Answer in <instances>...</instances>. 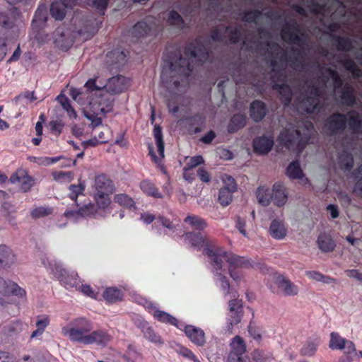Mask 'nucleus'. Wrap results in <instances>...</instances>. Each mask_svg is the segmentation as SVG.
Here are the masks:
<instances>
[{
    "mask_svg": "<svg viewBox=\"0 0 362 362\" xmlns=\"http://www.w3.org/2000/svg\"><path fill=\"white\" fill-rule=\"evenodd\" d=\"M282 40L288 45H296L299 47H291V54L287 52L276 42H269L264 45V54L267 63L272 67L270 77L273 83V89L277 90L281 96L284 106H288L292 98L290 86L286 83L284 74L285 69L289 66L297 71H303L305 68V60L303 56V50L308 45V36L302 30L301 26L296 20L286 22L281 30Z\"/></svg>",
    "mask_w": 362,
    "mask_h": 362,
    "instance_id": "f257e3e1",
    "label": "nucleus"
},
{
    "mask_svg": "<svg viewBox=\"0 0 362 362\" xmlns=\"http://www.w3.org/2000/svg\"><path fill=\"white\" fill-rule=\"evenodd\" d=\"M332 79L329 84L332 93L340 88V98L342 103L348 107H353L356 103L354 88L352 85L346 83L343 86V81L339 73L334 69H325V74L321 77L314 80H307L303 88L305 95L297 104V110L302 114L313 113L315 110H320V97H321L328 88L327 83Z\"/></svg>",
    "mask_w": 362,
    "mask_h": 362,
    "instance_id": "f03ea898",
    "label": "nucleus"
},
{
    "mask_svg": "<svg viewBox=\"0 0 362 362\" xmlns=\"http://www.w3.org/2000/svg\"><path fill=\"white\" fill-rule=\"evenodd\" d=\"M185 58L180 56L173 61L167 62V64L163 67L160 74L161 83L170 93L179 90L180 83H184L192 72L189 57L192 62L200 63H204L209 57L207 49L199 41L189 44L185 49Z\"/></svg>",
    "mask_w": 362,
    "mask_h": 362,
    "instance_id": "7ed1b4c3",
    "label": "nucleus"
},
{
    "mask_svg": "<svg viewBox=\"0 0 362 362\" xmlns=\"http://www.w3.org/2000/svg\"><path fill=\"white\" fill-rule=\"evenodd\" d=\"M305 131L301 133L300 127L296 128L292 124H288L281 132L279 139L289 150H297L300 152L310 139L309 129L313 127L310 122L304 124Z\"/></svg>",
    "mask_w": 362,
    "mask_h": 362,
    "instance_id": "20e7f679",
    "label": "nucleus"
},
{
    "mask_svg": "<svg viewBox=\"0 0 362 362\" xmlns=\"http://www.w3.org/2000/svg\"><path fill=\"white\" fill-rule=\"evenodd\" d=\"M92 328L90 321L84 317H78L73 320L69 325L63 327L62 332L63 335L68 337L70 341L86 345V339Z\"/></svg>",
    "mask_w": 362,
    "mask_h": 362,
    "instance_id": "39448f33",
    "label": "nucleus"
},
{
    "mask_svg": "<svg viewBox=\"0 0 362 362\" xmlns=\"http://www.w3.org/2000/svg\"><path fill=\"white\" fill-rule=\"evenodd\" d=\"M272 291L277 295L291 297L297 296L299 288L288 278L280 274L275 277Z\"/></svg>",
    "mask_w": 362,
    "mask_h": 362,
    "instance_id": "423d86ee",
    "label": "nucleus"
},
{
    "mask_svg": "<svg viewBox=\"0 0 362 362\" xmlns=\"http://www.w3.org/2000/svg\"><path fill=\"white\" fill-rule=\"evenodd\" d=\"M228 313L227 317L226 330L232 334L233 326L240 322L243 317V303L241 300L233 299L228 303Z\"/></svg>",
    "mask_w": 362,
    "mask_h": 362,
    "instance_id": "0eeeda50",
    "label": "nucleus"
},
{
    "mask_svg": "<svg viewBox=\"0 0 362 362\" xmlns=\"http://www.w3.org/2000/svg\"><path fill=\"white\" fill-rule=\"evenodd\" d=\"M230 347L228 362H247L245 356L246 346L242 337L240 336L233 337L230 343Z\"/></svg>",
    "mask_w": 362,
    "mask_h": 362,
    "instance_id": "6e6552de",
    "label": "nucleus"
},
{
    "mask_svg": "<svg viewBox=\"0 0 362 362\" xmlns=\"http://www.w3.org/2000/svg\"><path fill=\"white\" fill-rule=\"evenodd\" d=\"M228 37L230 42L236 43L240 41L243 37L242 28L227 26L223 30L216 29L213 30L211 38L214 41L221 42Z\"/></svg>",
    "mask_w": 362,
    "mask_h": 362,
    "instance_id": "1a4fd4ad",
    "label": "nucleus"
},
{
    "mask_svg": "<svg viewBox=\"0 0 362 362\" xmlns=\"http://www.w3.org/2000/svg\"><path fill=\"white\" fill-rule=\"evenodd\" d=\"M126 62V54L124 52L119 49H115L107 54L105 64L110 71H117Z\"/></svg>",
    "mask_w": 362,
    "mask_h": 362,
    "instance_id": "9d476101",
    "label": "nucleus"
},
{
    "mask_svg": "<svg viewBox=\"0 0 362 362\" xmlns=\"http://www.w3.org/2000/svg\"><path fill=\"white\" fill-rule=\"evenodd\" d=\"M347 117L341 113H334L327 120L325 126L332 134L341 133L346 127Z\"/></svg>",
    "mask_w": 362,
    "mask_h": 362,
    "instance_id": "9b49d317",
    "label": "nucleus"
},
{
    "mask_svg": "<svg viewBox=\"0 0 362 362\" xmlns=\"http://www.w3.org/2000/svg\"><path fill=\"white\" fill-rule=\"evenodd\" d=\"M127 79L122 76H113L108 79L103 88L112 95L120 93L127 89Z\"/></svg>",
    "mask_w": 362,
    "mask_h": 362,
    "instance_id": "f8f14e48",
    "label": "nucleus"
},
{
    "mask_svg": "<svg viewBox=\"0 0 362 362\" xmlns=\"http://www.w3.org/2000/svg\"><path fill=\"white\" fill-rule=\"evenodd\" d=\"M54 35L55 44L63 50L68 49L74 43V37L69 29L58 28Z\"/></svg>",
    "mask_w": 362,
    "mask_h": 362,
    "instance_id": "ddd939ff",
    "label": "nucleus"
},
{
    "mask_svg": "<svg viewBox=\"0 0 362 362\" xmlns=\"http://www.w3.org/2000/svg\"><path fill=\"white\" fill-rule=\"evenodd\" d=\"M153 136L155 138L156 144L158 148V151L160 155V158H158L153 151V147L151 144L148 146L149 148V155L151 156L152 159L156 162L158 163L161 158H164V141L163 139V133L161 127L156 124L153 128Z\"/></svg>",
    "mask_w": 362,
    "mask_h": 362,
    "instance_id": "4468645a",
    "label": "nucleus"
},
{
    "mask_svg": "<svg viewBox=\"0 0 362 362\" xmlns=\"http://www.w3.org/2000/svg\"><path fill=\"white\" fill-rule=\"evenodd\" d=\"M274 204L278 207L285 205L288 200V192L284 185L281 182H275L272 189Z\"/></svg>",
    "mask_w": 362,
    "mask_h": 362,
    "instance_id": "2eb2a0df",
    "label": "nucleus"
},
{
    "mask_svg": "<svg viewBox=\"0 0 362 362\" xmlns=\"http://www.w3.org/2000/svg\"><path fill=\"white\" fill-rule=\"evenodd\" d=\"M55 275L61 284L66 288L70 289L76 287L78 285V276L76 273L72 272L69 274L66 269L62 268H57Z\"/></svg>",
    "mask_w": 362,
    "mask_h": 362,
    "instance_id": "dca6fc26",
    "label": "nucleus"
},
{
    "mask_svg": "<svg viewBox=\"0 0 362 362\" xmlns=\"http://www.w3.org/2000/svg\"><path fill=\"white\" fill-rule=\"evenodd\" d=\"M185 334L190 341L198 346H203L206 343L204 332L193 325H187L184 329Z\"/></svg>",
    "mask_w": 362,
    "mask_h": 362,
    "instance_id": "f3484780",
    "label": "nucleus"
},
{
    "mask_svg": "<svg viewBox=\"0 0 362 362\" xmlns=\"http://www.w3.org/2000/svg\"><path fill=\"white\" fill-rule=\"evenodd\" d=\"M21 289V287L16 283L11 280H5L0 278V296L5 297L16 296ZM0 305H4V301L1 297Z\"/></svg>",
    "mask_w": 362,
    "mask_h": 362,
    "instance_id": "a211bd4d",
    "label": "nucleus"
},
{
    "mask_svg": "<svg viewBox=\"0 0 362 362\" xmlns=\"http://www.w3.org/2000/svg\"><path fill=\"white\" fill-rule=\"evenodd\" d=\"M96 194H110L115 191L112 181L105 175H99L95 178Z\"/></svg>",
    "mask_w": 362,
    "mask_h": 362,
    "instance_id": "6ab92c4d",
    "label": "nucleus"
},
{
    "mask_svg": "<svg viewBox=\"0 0 362 362\" xmlns=\"http://www.w3.org/2000/svg\"><path fill=\"white\" fill-rule=\"evenodd\" d=\"M274 146V139L272 136H262L257 137L253 141L254 150L261 154L268 153Z\"/></svg>",
    "mask_w": 362,
    "mask_h": 362,
    "instance_id": "aec40b11",
    "label": "nucleus"
},
{
    "mask_svg": "<svg viewBox=\"0 0 362 362\" xmlns=\"http://www.w3.org/2000/svg\"><path fill=\"white\" fill-rule=\"evenodd\" d=\"M223 257L224 260L229 264V268L231 269L247 268L251 266L249 259L233 253L223 252Z\"/></svg>",
    "mask_w": 362,
    "mask_h": 362,
    "instance_id": "412c9836",
    "label": "nucleus"
},
{
    "mask_svg": "<svg viewBox=\"0 0 362 362\" xmlns=\"http://www.w3.org/2000/svg\"><path fill=\"white\" fill-rule=\"evenodd\" d=\"M86 345L96 344L105 346L110 340V336L103 330H97L89 333Z\"/></svg>",
    "mask_w": 362,
    "mask_h": 362,
    "instance_id": "4be33fe9",
    "label": "nucleus"
},
{
    "mask_svg": "<svg viewBox=\"0 0 362 362\" xmlns=\"http://www.w3.org/2000/svg\"><path fill=\"white\" fill-rule=\"evenodd\" d=\"M250 117L256 122H259L267 115V108L264 103L260 100H255L250 105Z\"/></svg>",
    "mask_w": 362,
    "mask_h": 362,
    "instance_id": "5701e85b",
    "label": "nucleus"
},
{
    "mask_svg": "<svg viewBox=\"0 0 362 362\" xmlns=\"http://www.w3.org/2000/svg\"><path fill=\"white\" fill-rule=\"evenodd\" d=\"M346 124L352 133H359L362 128V118L360 114L356 110H351L348 112Z\"/></svg>",
    "mask_w": 362,
    "mask_h": 362,
    "instance_id": "b1692460",
    "label": "nucleus"
},
{
    "mask_svg": "<svg viewBox=\"0 0 362 362\" xmlns=\"http://www.w3.org/2000/svg\"><path fill=\"white\" fill-rule=\"evenodd\" d=\"M269 233L273 238L282 240L286 236L287 230L283 222L274 219L271 223Z\"/></svg>",
    "mask_w": 362,
    "mask_h": 362,
    "instance_id": "393cba45",
    "label": "nucleus"
},
{
    "mask_svg": "<svg viewBox=\"0 0 362 362\" xmlns=\"http://www.w3.org/2000/svg\"><path fill=\"white\" fill-rule=\"evenodd\" d=\"M15 260V255L6 245H0V268L10 267Z\"/></svg>",
    "mask_w": 362,
    "mask_h": 362,
    "instance_id": "a878e982",
    "label": "nucleus"
},
{
    "mask_svg": "<svg viewBox=\"0 0 362 362\" xmlns=\"http://www.w3.org/2000/svg\"><path fill=\"white\" fill-rule=\"evenodd\" d=\"M49 317L47 315H38L35 322L37 329L32 332L30 339L41 336L45 331V329L49 326Z\"/></svg>",
    "mask_w": 362,
    "mask_h": 362,
    "instance_id": "bb28decb",
    "label": "nucleus"
},
{
    "mask_svg": "<svg viewBox=\"0 0 362 362\" xmlns=\"http://www.w3.org/2000/svg\"><path fill=\"white\" fill-rule=\"evenodd\" d=\"M184 222L189 225L191 228L197 230L199 232L207 226V223L204 218L195 215L187 216L184 219Z\"/></svg>",
    "mask_w": 362,
    "mask_h": 362,
    "instance_id": "cd10ccee",
    "label": "nucleus"
},
{
    "mask_svg": "<svg viewBox=\"0 0 362 362\" xmlns=\"http://www.w3.org/2000/svg\"><path fill=\"white\" fill-rule=\"evenodd\" d=\"M319 248L325 252H332L334 250L336 245L334 240L325 234H320L317 241Z\"/></svg>",
    "mask_w": 362,
    "mask_h": 362,
    "instance_id": "c85d7f7f",
    "label": "nucleus"
},
{
    "mask_svg": "<svg viewBox=\"0 0 362 362\" xmlns=\"http://www.w3.org/2000/svg\"><path fill=\"white\" fill-rule=\"evenodd\" d=\"M246 124V117L242 114H236L230 119L228 126L229 133H234L243 128Z\"/></svg>",
    "mask_w": 362,
    "mask_h": 362,
    "instance_id": "c756f323",
    "label": "nucleus"
},
{
    "mask_svg": "<svg viewBox=\"0 0 362 362\" xmlns=\"http://www.w3.org/2000/svg\"><path fill=\"white\" fill-rule=\"evenodd\" d=\"M47 21V13L45 8H39L35 11L32 21L33 28L40 30L42 28Z\"/></svg>",
    "mask_w": 362,
    "mask_h": 362,
    "instance_id": "7c9ffc66",
    "label": "nucleus"
},
{
    "mask_svg": "<svg viewBox=\"0 0 362 362\" xmlns=\"http://www.w3.org/2000/svg\"><path fill=\"white\" fill-rule=\"evenodd\" d=\"M185 240H187L192 246L200 248L204 243V237L200 232L194 233L188 232L184 234Z\"/></svg>",
    "mask_w": 362,
    "mask_h": 362,
    "instance_id": "2f4dec72",
    "label": "nucleus"
},
{
    "mask_svg": "<svg viewBox=\"0 0 362 362\" xmlns=\"http://www.w3.org/2000/svg\"><path fill=\"white\" fill-rule=\"evenodd\" d=\"M204 160L202 156H195L191 157L189 162L186 163L185 166L183 168V177L187 180L189 182H192V179L187 177V172H189L192 169L196 168L197 166L204 163Z\"/></svg>",
    "mask_w": 362,
    "mask_h": 362,
    "instance_id": "473e14b6",
    "label": "nucleus"
},
{
    "mask_svg": "<svg viewBox=\"0 0 362 362\" xmlns=\"http://www.w3.org/2000/svg\"><path fill=\"white\" fill-rule=\"evenodd\" d=\"M286 175L290 179H301L304 177L298 160L293 161L289 164L286 169Z\"/></svg>",
    "mask_w": 362,
    "mask_h": 362,
    "instance_id": "72a5a7b5",
    "label": "nucleus"
},
{
    "mask_svg": "<svg viewBox=\"0 0 362 362\" xmlns=\"http://www.w3.org/2000/svg\"><path fill=\"white\" fill-rule=\"evenodd\" d=\"M140 187L144 193L148 196L155 198H162L163 195L160 193L154 184L148 180H144L140 184Z\"/></svg>",
    "mask_w": 362,
    "mask_h": 362,
    "instance_id": "f704fd0d",
    "label": "nucleus"
},
{
    "mask_svg": "<svg viewBox=\"0 0 362 362\" xmlns=\"http://www.w3.org/2000/svg\"><path fill=\"white\" fill-rule=\"evenodd\" d=\"M150 30L148 25L144 21L138 22L130 30V34L132 37L139 38L146 35Z\"/></svg>",
    "mask_w": 362,
    "mask_h": 362,
    "instance_id": "c9c22d12",
    "label": "nucleus"
},
{
    "mask_svg": "<svg viewBox=\"0 0 362 362\" xmlns=\"http://www.w3.org/2000/svg\"><path fill=\"white\" fill-rule=\"evenodd\" d=\"M66 8V7L64 6L59 1H57L51 4L50 13L54 18L61 21L65 17Z\"/></svg>",
    "mask_w": 362,
    "mask_h": 362,
    "instance_id": "e433bc0d",
    "label": "nucleus"
},
{
    "mask_svg": "<svg viewBox=\"0 0 362 362\" xmlns=\"http://www.w3.org/2000/svg\"><path fill=\"white\" fill-rule=\"evenodd\" d=\"M103 298L109 303H112L121 300L122 298V293L119 289L110 287L104 291Z\"/></svg>",
    "mask_w": 362,
    "mask_h": 362,
    "instance_id": "4c0bfd02",
    "label": "nucleus"
},
{
    "mask_svg": "<svg viewBox=\"0 0 362 362\" xmlns=\"http://www.w3.org/2000/svg\"><path fill=\"white\" fill-rule=\"evenodd\" d=\"M333 39L335 41L337 50L348 52L353 47V42L349 37L334 36Z\"/></svg>",
    "mask_w": 362,
    "mask_h": 362,
    "instance_id": "58836bf2",
    "label": "nucleus"
},
{
    "mask_svg": "<svg viewBox=\"0 0 362 362\" xmlns=\"http://www.w3.org/2000/svg\"><path fill=\"white\" fill-rule=\"evenodd\" d=\"M258 202L263 206H268L272 200V193L269 189L259 187L257 189Z\"/></svg>",
    "mask_w": 362,
    "mask_h": 362,
    "instance_id": "ea45409f",
    "label": "nucleus"
},
{
    "mask_svg": "<svg viewBox=\"0 0 362 362\" xmlns=\"http://www.w3.org/2000/svg\"><path fill=\"white\" fill-rule=\"evenodd\" d=\"M346 341V339L342 338L338 333L332 332L329 346L332 350H343Z\"/></svg>",
    "mask_w": 362,
    "mask_h": 362,
    "instance_id": "a19ab883",
    "label": "nucleus"
},
{
    "mask_svg": "<svg viewBox=\"0 0 362 362\" xmlns=\"http://www.w3.org/2000/svg\"><path fill=\"white\" fill-rule=\"evenodd\" d=\"M339 62L347 71H350L354 76L359 77L361 76L362 71L354 60L351 59H344L340 60Z\"/></svg>",
    "mask_w": 362,
    "mask_h": 362,
    "instance_id": "79ce46f5",
    "label": "nucleus"
},
{
    "mask_svg": "<svg viewBox=\"0 0 362 362\" xmlns=\"http://www.w3.org/2000/svg\"><path fill=\"white\" fill-rule=\"evenodd\" d=\"M95 32V21L92 19L86 20L85 27L78 30V33L83 36L85 40L90 38Z\"/></svg>",
    "mask_w": 362,
    "mask_h": 362,
    "instance_id": "37998d69",
    "label": "nucleus"
},
{
    "mask_svg": "<svg viewBox=\"0 0 362 362\" xmlns=\"http://www.w3.org/2000/svg\"><path fill=\"white\" fill-rule=\"evenodd\" d=\"M339 163L342 169L350 171L354 165V158L350 153L344 152L339 156Z\"/></svg>",
    "mask_w": 362,
    "mask_h": 362,
    "instance_id": "c03bdc74",
    "label": "nucleus"
},
{
    "mask_svg": "<svg viewBox=\"0 0 362 362\" xmlns=\"http://www.w3.org/2000/svg\"><path fill=\"white\" fill-rule=\"evenodd\" d=\"M14 17L10 13V12L5 11H0V25L5 28H12L14 25Z\"/></svg>",
    "mask_w": 362,
    "mask_h": 362,
    "instance_id": "a18cd8bd",
    "label": "nucleus"
},
{
    "mask_svg": "<svg viewBox=\"0 0 362 362\" xmlns=\"http://www.w3.org/2000/svg\"><path fill=\"white\" fill-rule=\"evenodd\" d=\"M318 342L317 341H307L300 349V354L305 356H313L315 355Z\"/></svg>",
    "mask_w": 362,
    "mask_h": 362,
    "instance_id": "49530a36",
    "label": "nucleus"
},
{
    "mask_svg": "<svg viewBox=\"0 0 362 362\" xmlns=\"http://www.w3.org/2000/svg\"><path fill=\"white\" fill-rule=\"evenodd\" d=\"M154 317L162 322H168L177 327V320L168 313L161 310H156Z\"/></svg>",
    "mask_w": 362,
    "mask_h": 362,
    "instance_id": "de8ad7c7",
    "label": "nucleus"
},
{
    "mask_svg": "<svg viewBox=\"0 0 362 362\" xmlns=\"http://www.w3.org/2000/svg\"><path fill=\"white\" fill-rule=\"evenodd\" d=\"M233 192V191L221 187L218 193V201L221 205L223 206L229 205L232 202Z\"/></svg>",
    "mask_w": 362,
    "mask_h": 362,
    "instance_id": "09e8293b",
    "label": "nucleus"
},
{
    "mask_svg": "<svg viewBox=\"0 0 362 362\" xmlns=\"http://www.w3.org/2000/svg\"><path fill=\"white\" fill-rule=\"evenodd\" d=\"M143 332L144 337L150 342L159 345H162L163 344L160 336L157 335L151 327H144Z\"/></svg>",
    "mask_w": 362,
    "mask_h": 362,
    "instance_id": "8fccbe9b",
    "label": "nucleus"
},
{
    "mask_svg": "<svg viewBox=\"0 0 362 362\" xmlns=\"http://www.w3.org/2000/svg\"><path fill=\"white\" fill-rule=\"evenodd\" d=\"M114 201L125 207L134 206L135 204L134 200L126 194H117L115 195Z\"/></svg>",
    "mask_w": 362,
    "mask_h": 362,
    "instance_id": "3c124183",
    "label": "nucleus"
},
{
    "mask_svg": "<svg viewBox=\"0 0 362 362\" xmlns=\"http://www.w3.org/2000/svg\"><path fill=\"white\" fill-rule=\"evenodd\" d=\"M85 189V185L82 184L71 185L69 187V197L72 200L76 201L78 197L82 194Z\"/></svg>",
    "mask_w": 362,
    "mask_h": 362,
    "instance_id": "603ef678",
    "label": "nucleus"
},
{
    "mask_svg": "<svg viewBox=\"0 0 362 362\" xmlns=\"http://www.w3.org/2000/svg\"><path fill=\"white\" fill-rule=\"evenodd\" d=\"M53 210L49 206H39L31 211V215L35 218H39L50 215Z\"/></svg>",
    "mask_w": 362,
    "mask_h": 362,
    "instance_id": "864d4df0",
    "label": "nucleus"
},
{
    "mask_svg": "<svg viewBox=\"0 0 362 362\" xmlns=\"http://www.w3.org/2000/svg\"><path fill=\"white\" fill-rule=\"evenodd\" d=\"M261 11L255 9L249 10L243 13V20L249 23H256L257 20L262 16Z\"/></svg>",
    "mask_w": 362,
    "mask_h": 362,
    "instance_id": "5fc2aeb1",
    "label": "nucleus"
},
{
    "mask_svg": "<svg viewBox=\"0 0 362 362\" xmlns=\"http://www.w3.org/2000/svg\"><path fill=\"white\" fill-rule=\"evenodd\" d=\"M167 21L170 25L177 27H181L184 23L182 17L175 11L169 13Z\"/></svg>",
    "mask_w": 362,
    "mask_h": 362,
    "instance_id": "6e6d98bb",
    "label": "nucleus"
},
{
    "mask_svg": "<svg viewBox=\"0 0 362 362\" xmlns=\"http://www.w3.org/2000/svg\"><path fill=\"white\" fill-rule=\"evenodd\" d=\"M97 209L94 204L89 203L78 210L81 216L88 217L94 216L96 214Z\"/></svg>",
    "mask_w": 362,
    "mask_h": 362,
    "instance_id": "4d7b16f0",
    "label": "nucleus"
},
{
    "mask_svg": "<svg viewBox=\"0 0 362 362\" xmlns=\"http://www.w3.org/2000/svg\"><path fill=\"white\" fill-rule=\"evenodd\" d=\"M354 176L358 180L355 185L354 192L362 197V164L358 168Z\"/></svg>",
    "mask_w": 362,
    "mask_h": 362,
    "instance_id": "13d9d810",
    "label": "nucleus"
},
{
    "mask_svg": "<svg viewBox=\"0 0 362 362\" xmlns=\"http://www.w3.org/2000/svg\"><path fill=\"white\" fill-rule=\"evenodd\" d=\"M221 180L223 183L222 188L230 189L235 192L237 189V185L235 180L230 175H224L221 177Z\"/></svg>",
    "mask_w": 362,
    "mask_h": 362,
    "instance_id": "bf43d9fd",
    "label": "nucleus"
},
{
    "mask_svg": "<svg viewBox=\"0 0 362 362\" xmlns=\"http://www.w3.org/2000/svg\"><path fill=\"white\" fill-rule=\"evenodd\" d=\"M110 194H96L95 200L99 208L105 209L110 204V199L109 198Z\"/></svg>",
    "mask_w": 362,
    "mask_h": 362,
    "instance_id": "052dcab7",
    "label": "nucleus"
},
{
    "mask_svg": "<svg viewBox=\"0 0 362 362\" xmlns=\"http://www.w3.org/2000/svg\"><path fill=\"white\" fill-rule=\"evenodd\" d=\"M216 276H217L218 280L221 283V287L224 291V295L226 296L230 293V284L224 275H222L219 272L216 273Z\"/></svg>",
    "mask_w": 362,
    "mask_h": 362,
    "instance_id": "680f3d73",
    "label": "nucleus"
},
{
    "mask_svg": "<svg viewBox=\"0 0 362 362\" xmlns=\"http://www.w3.org/2000/svg\"><path fill=\"white\" fill-rule=\"evenodd\" d=\"M224 258L223 257V252H218L213 259H211V265L218 272V270H221L223 267V260Z\"/></svg>",
    "mask_w": 362,
    "mask_h": 362,
    "instance_id": "e2e57ef3",
    "label": "nucleus"
},
{
    "mask_svg": "<svg viewBox=\"0 0 362 362\" xmlns=\"http://www.w3.org/2000/svg\"><path fill=\"white\" fill-rule=\"evenodd\" d=\"M36 184V180L24 171V192L29 191Z\"/></svg>",
    "mask_w": 362,
    "mask_h": 362,
    "instance_id": "0e129e2a",
    "label": "nucleus"
},
{
    "mask_svg": "<svg viewBox=\"0 0 362 362\" xmlns=\"http://www.w3.org/2000/svg\"><path fill=\"white\" fill-rule=\"evenodd\" d=\"M179 354L186 358L193 361L194 362H201L193 352L185 347H181Z\"/></svg>",
    "mask_w": 362,
    "mask_h": 362,
    "instance_id": "69168bd1",
    "label": "nucleus"
},
{
    "mask_svg": "<svg viewBox=\"0 0 362 362\" xmlns=\"http://www.w3.org/2000/svg\"><path fill=\"white\" fill-rule=\"evenodd\" d=\"M49 126L52 132L59 134L62 132L64 124L62 121L52 120L49 122Z\"/></svg>",
    "mask_w": 362,
    "mask_h": 362,
    "instance_id": "338daca9",
    "label": "nucleus"
},
{
    "mask_svg": "<svg viewBox=\"0 0 362 362\" xmlns=\"http://www.w3.org/2000/svg\"><path fill=\"white\" fill-rule=\"evenodd\" d=\"M252 357L255 362H270L269 357L266 356L259 350H255L252 354Z\"/></svg>",
    "mask_w": 362,
    "mask_h": 362,
    "instance_id": "774afa93",
    "label": "nucleus"
}]
</instances>
